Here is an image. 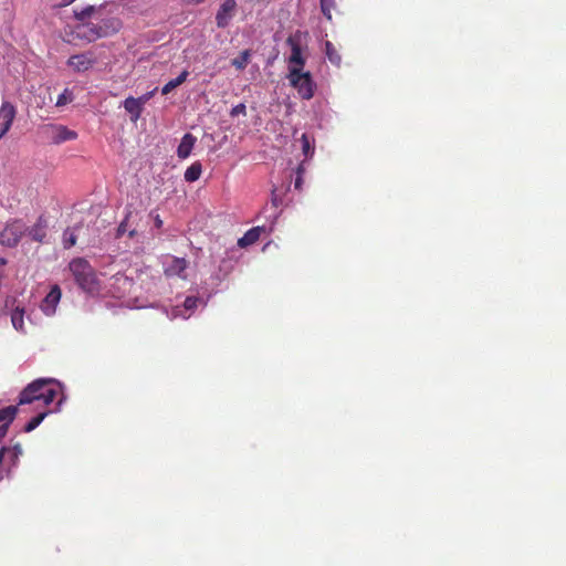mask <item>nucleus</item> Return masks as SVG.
<instances>
[{
	"label": "nucleus",
	"instance_id": "obj_2",
	"mask_svg": "<svg viewBox=\"0 0 566 566\" xmlns=\"http://www.w3.org/2000/svg\"><path fill=\"white\" fill-rule=\"evenodd\" d=\"M69 270L77 286L88 293L96 294L101 290V282L96 271L84 258H75L69 263Z\"/></svg>",
	"mask_w": 566,
	"mask_h": 566
},
{
	"label": "nucleus",
	"instance_id": "obj_32",
	"mask_svg": "<svg viewBox=\"0 0 566 566\" xmlns=\"http://www.w3.org/2000/svg\"><path fill=\"white\" fill-rule=\"evenodd\" d=\"M245 112H247V107L244 104L240 103L238 105H235L232 109H231V116H237L239 114H243L245 115Z\"/></svg>",
	"mask_w": 566,
	"mask_h": 566
},
{
	"label": "nucleus",
	"instance_id": "obj_26",
	"mask_svg": "<svg viewBox=\"0 0 566 566\" xmlns=\"http://www.w3.org/2000/svg\"><path fill=\"white\" fill-rule=\"evenodd\" d=\"M77 237L72 229H66L63 232L62 243L64 249H71L76 244Z\"/></svg>",
	"mask_w": 566,
	"mask_h": 566
},
{
	"label": "nucleus",
	"instance_id": "obj_20",
	"mask_svg": "<svg viewBox=\"0 0 566 566\" xmlns=\"http://www.w3.org/2000/svg\"><path fill=\"white\" fill-rule=\"evenodd\" d=\"M325 54L332 64L336 66L340 65L342 56L331 41L325 42Z\"/></svg>",
	"mask_w": 566,
	"mask_h": 566
},
{
	"label": "nucleus",
	"instance_id": "obj_16",
	"mask_svg": "<svg viewBox=\"0 0 566 566\" xmlns=\"http://www.w3.org/2000/svg\"><path fill=\"white\" fill-rule=\"evenodd\" d=\"M262 230L263 229L261 227L251 228L244 233L242 238L238 240V245L240 248H247L249 245H252L260 239Z\"/></svg>",
	"mask_w": 566,
	"mask_h": 566
},
{
	"label": "nucleus",
	"instance_id": "obj_18",
	"mask_svg": "<svg viewBox=\"0 0 566 566\" xmlns=\"http://www.w3.org/2000/svg\"><path fill=\"white\" fill-rule=\"evenodd\" d=\"M189 72L187 70L182 71L176 78L168 81L161 88L163 95H168L176 87L180 86L187 81Z\"/></svg>",
	"mask_w": 566,
	"mask_h": 566
},
{
	"label": "nucleus",
	"instance_id": "obj_40",
	"mask_svg": "<svg viewBox=\"0 0 566 566\" xmlns=\"http://www.w3.org/2000/svg\"><path fill=\"white\" fill-rule=\"evenodd\" d=\"M128 234H129V237H130V238H133V237L135 235V230H130V231L128 232Z\"/></svg>",
	"mask_w": 566,
	"mask_h": 566
},
{
	"label": "nucleus",
	"instance_id": "obj_12",
	"mask_svg": "<svg viewBox=\"0 0 566 566\" xmlns=\"http://www.w3.org/2000/svg\"><path fill=\"white\" fill-rule=\"evenodd\" d=\"M286 43L291 46V55L289 57V67H300L303 71L305 65V59L302 56V50L300 43L294 36H289Z\"/></svg>",
	"mask_w": 566,
	"mask_h": 566
},
{
	"label": "nucleus",
	"instance_id": "obj_33",
	"mask_svg": "<svg viewBox=\"0 0 566 566\" xmlns=\"http://www.w3.org/2000/svg\"><path fill=\"white\" fill-rule=\"evenodd\" d=\"M156 88L138 97L143 106L154 96Z\"/></svg>",
	"mask_w": 566,
	"mask_h": 566
},
{
	"label": "nucleus",
	"instance_id": "obj_35",
	"mask_svg": "<svg viewBox=\"0 0 566 566\" xmlns=\"http://www.w3.org/2000/svg\"><path fill=\"white\" fill-rule=\"evenodd\" d=\"M8 429H9L8 423H3L0 426V442L7 436Z\"/></svg>",
	"mask_w": 566,
	"mask_h": 566
},
{
	"label": "nucleus",
	"instance_id": "obj_1",
	"mask_svg": "<svg viewBox=\"0 0 566 566\" xmlns=\"http://www.w3.org/2000/svg\"><path fill=\"white\" fill-rule=\"evenodd\" d=\"M61 394V384L53 378H39L29 384L19 396V405H35L46 408Z\"/></svg>",
	"mask_w": 566,
	"mask_h": 566
},
{
	"label": "nucleus",
	"instance_id": "obj_9",
	"mask_svg": "<svg viewBox=\"0 0 566 566\" xmlns=\"http://www.w3.org/2000/svg\"><path fill=\"white\" fill-rule=\"evenodd\" d=\"M48 228V219L44 216H40L33 226L27 227L25 234H28L32 241L42 243L46 238Z\"/></svg>",
	"mask_w": 566,
	"mask_h": 566
},
{
	"label": "nucleus",
	"instance_id": "obj_24",
	"mask_svg": "<svg viewBox=\"0 0 566 566\" xmlns=\"http://www.w3.org/2000/svg\"><path fill=\"white\" fill-rule=\"evenodd\" d=\"M23 317H24V310L23 308L15 307L12 311V313H11V322H12L13 327L17 331H23V327H24Z\"/></svg>",
	"mask_w": 566,
	"mask_h": 566
},
{
	"label": "nucleus",
	"instance_id": "obj_5",
	"mask_svg": "<svg viewBox=\"0 0 566 566\" xmlns=\"http://www.w3.org/2000/svg\"><path fill=\"white\" fill-rule=\"evenodd\" d=\"M27 232V226L21 220L8 223L0 232V243L8 248H14Z\"/></svg>",
	"mask_w": 566,
	"mask_h": 566
},
{
	"label": "nucleus",
	"instance_id": "obj_29",
	"mask_svg": "<svg viewBox=\"0 0 566 566\" xmlns=\"http://www.w3.org/2000/svg\"><path fill=\"white\" fill-rule=\"evenodd\" d=\"M6 449H0V482L3 481L6 478H9L10 476V473L8 471V469L6 468V461H4V457H6Z\"/></svg>",
	"mask_w": 566,
	"mask_h": 566
},
{
	"label": "nucleus",
	"instance_id": "obj_14",
	"mask_svg": "<svg viewBox=\"0 0 566 566\" xmlns=\"http://www.w3.org/2000/svg\"><path fill=\"white\" fill-rule=\"evenodd\" d=\"M124 108L127 113L130 114V119L133 122H136L138 120V118L140 117L142 113H143V104L140 103V101L133 96H129L127 97L125 101H124Z\"/></svg>",
	"mask_w": 566,
	"mask_h": 566
},
{
	"label": "nucleus",
	"instance_id": "obj_19",
	"mask_svg": "<svg viewBox=\"0 0 566 566\" xmlns=\"http://www.w3.org/2000/svg\"><path fill=\"white\" fill-rule=\"evenodd\" d=\"M202 172V165L199 161L191 164L185 171V180L188 182L197 181Z\"/></svg>",
	"mask_w": 566,
	"mask_h": 566
},
{
	"label": "nucleus",
	"instance_id": "obj_23",
	"mask_svg": "<svg viewBox=\"0 0 566 566\" xmlns=\"http://www.w3.org/2000/svg\"><path fill=\"white\" fill-rule=\"evenodd\" d=\"M18 412V407L15 406H8L6 408L0 409V422L8 423V427L10 423L14 420L15 415Z\"/></svg>",
	"mask_w": 566,
	"mask_h": 566
},
{
	"label": "nucleus",
	"instance_id": "obj_22",
	"mask_svg": "<svg viewBox=\"0 0 566 566\" xmlns=\"http://www.w3.org/2000/svg\"><path fill=\"white\" fill-rule=\"evenodd\" d=\"M50 413V410L48 409H43V410H40L38 412V415L35 417H33L25 426H24V431L25 432H31L33 431L35 428H38L40 426V423L44 420V418Z\"/></svg>",
	"mask_w": 566,
	"mask_h": 566
},
{
	"label": "nucleus",
	"instance_id": "obj_37",
	"mask_svg": "<svg viewBox=\"0 0 566 566\" xmlns=\"http://www.w3.org/2000/svg\"><path fill=\"white\" fill-rule=\"evenodd\" d=\"M302 184H303V178H302V176H297V175H296L295 182H294V187H295V189L301 190V189H302Z\"/></svg>",
	"mask_w": 566,
	"mask_h": 566
},
{
	"label": "nucleus",
	"instance_id": "obj_3",
	"mask_svg": "<svg viewBox=\"0 0 566 566\" xmlns=\"http://www.w3.org/2000/svg\"><path fill=\"white\" fill-rule=\"evenodd\" d=\"M122 28L120 19L116 17L101 18L98 23L86 22L76 27V34L81 39L94 42L117 33Z\"/></svg>",
	"mask_w": 566,
	"mask_h": 566
},
{
	"label": "nucleus",
	"instance_id": "obj_27",
	"mask_svg": "<svg viewBox=\"0 0 566 566\" xmlns=\"http://www.w3.org/2000/svg\"><path fill=\"white\" fill-rule=\"evenodd\" d=\"M74 99V94L71 90L65 88L57 97L56 106L62 107L71 103Z\"/></svg>",
	"mask_w": 566,
	"mask_h": 566
},
{
	"label": "nucleus",
	"instance_id": "obj_25",
	"mask_svg": "<svg viewBox=\"0 0 566 566\" xmlns=\"http://www.w3.org/2000/svg\"><path fill=\"white\" fill-rule=\"evenodd\" d=\"M250 56H251V53H250V50H244L240 53V55L235 59H233L231 61V64L237 69V70H244L250 61Z\"/></svg>",
	"mask_w": 566,
	"mask_h": 566
},
{
	"label": "nucleus",
	"instance_id": "obj_11",
	"mask_svg": "<svg viewBox=\"0 0 566 566\" xmlns=\"http://www.w3.org/2000/svg\"><path fill=\"white\" fill-rule=\"evenodd\" d=\"M61 295H62V292H61V289L59 285H54L51 291L46 294V296L44 297V300L42 301V304H41V310L46 314V315H52L55 313V308H56V305L57 303L60 302L61 300Z\"/></svg>",
	"mask_w": 566,
	"mask_h": 566
},
{
	"label": "nucleus",
	"instance_id": "obj_4",
	"mask_svg": "<svg viewBox=\"0 0 566 566\" xmlns=\"http://www.w3.org/2000/svg\"><path fill=\"white\" fill-rule=\"evenodd\" d=\"M287 78L303 99L314 96L315 83L310 72H303L300 67H289Z\"/></svg>",
	"mask_w": 566,
	"mask_h": 566
},
{
	"label": "nucleus",
	"instance_id": "obj_13",
	"mask_svg": "<svg viewBox=\"0 0 566 566\" xmlns=\"http://www.w3.org/2000/svg\"><path fill=\"white\" fill-rule=\"evenodd\" d=\"M196 142H197V138L192 134H190V133L185 134L184 137L181 138V142H180L178 148H177V156L180 159L188 158L193 149Z\"/></svg>",
	"mask_w": 566,
	"mask_h": 566
},
{
	"label": "nucleus",
	"instance_id": "obj_30",
	"mask_svg": "<svg viewBox=\"0 0 566 566\" xmlns=\"http://www.w3.org/2000/svg\"><path fill=\"white\" fill-rule=\"evenodd\" d=\"M302 142V150L305 156L313 155L314 149L311 147L310 139L306 134H303L301 137Z\"/></svg>",
	"mask_w": 566,
	"mask_h": 566
},
{
	"label": "nucleus",
	"instance_id": "obj_34",
	"mask_svg": "<svg viewBox=\"0 0 566 566\" xmlns=\"http://www.w3.org/2000/svg\"><path fill=\"white\" fill-rule=\"evenodd\" d=\"M127 231V218L124 219L117 228V237H122Z\"/></svg>",
	"mask_w": 566,
	"mask_h": 566
},
{
	"label": "nucleus",
	"instance_id": "obj_31",
	"mask_svg": "<svg viewBox=\"0 0 566 566\" xmlns=\"http://www.w3.org/2000/svg\"><path fill=\"white\" fill-rule=\"evenodd\" d=\"M198 301L199 300L195 296H187L186 300L184 301L185 310H187V311L195 310L198 305Z\"/></svg>",
	"mask_w": 566,
	"mask_h": 566
},
{
	"label": "nucleus",
	"instance_id": "obj_17",
	"mask_svg": "<svg viewBox=\"0 0 566 566\" xmlns=\"http://www.w3.org/2000/svg\"><path fill=\"white\" fill-rule=\"evenodd\" d=\"M103 7H94L88 6L81 11H75L74 17L77 21H81L82 23H85L84 20L91 17L101 18L102 17Z\"/></svg>",
	"mask_w": 566,
	"mask_h": 566
},
{
	"label": "nucleus",
	"instance_id": "obj_36",
	"mask_svg": "<svg viewBox=\"0 0 566 566\" xmlns=\"http://www.w3.org/2000/svg\"><path fill=\"white\" fill-rule=\"evenodd\" d=\"M186 6H197L203 3L206 0H180Z\"/></svg>",
	"mask_w": 566,
	"mask_h": 566
},
{
	"label": "nucleus",
	"instance_id": "obj_38",
	"mask_svg": "<svg viewBox=\"0 0 566 566\" xmlns=\"http://www.w3.org/2000/svg\"><path fill=\"white\" fill-rule=\"evenodd\" d=\"M155 220V226L157 228H161L163 227V220L160 219L159 214H156V217L154 218Z\"/></svg>",
	"mask_w": 566,
	"mask_h": 566
},
{
	"label": "nucleus",
	"instance_id": "obj_21",
	"mask_svg": "<svg viewBox=\"0 0 566 566\" xmlns=\"http://www.w3.org/2000/svg\"><path fill=\"white\" fill-rule=\"evenodd\" d=\"M187 261L184 258H174L170 266L167 269L168 274L181 275L187 269Z\"/></svg>",
	"mask_w": 566,
	"mask_h": 566
},
{
	"label": "nucleus",
	"instance_id": "obj_6",
	"mask_svg": "<svg viewBox=\"0 0 566 566\" xmlns=\"http://www.w3.org/2000/svg\"><path fill=\"white\" fill-rule=\"evenodd\" d=\"M238 12L237 0H223L216 12V24L219 29H226L230 25Z\"/></svg>",
	"mask_w": 566,
	"mask_h": 566
},
{
	"label": "nucleus",
	"instance_id": "obj_39",
	"mask_svg": "<svg viewBox=\"0 0 566 566\" xmlns=\"http://www.w3.org/2000/svg\"><path fill=\"white\" fill-rule=\"evenodd\" d=\"M304 171H305V169H304V167H303V164H301V165L297 167V169H296V175H297V176H303Z\"/></svg>",
	"mask_w": 566,
	"mask_h": 566
},
{
	"label": "nucleus",
	"instance_id": "obj_8",
	"mask_svg": "<svg viewBox=\"0 0 566 566\" xmlns=\"http://www.w3.org/2000/svg\"><path fill=\"white\" fill-rule=\"evenodd\" d=\"M15 116V106L4 101L0 107V139L10 130Z\"/></svg>",
	"mask_w": 566,
	"mask_h": 566
},
{
	"label": "nucleus",
	"instance_id": "obj_7",
	"mask_svg": "<svg viewBox=\"0 0 566 566\" xmlns=\"http://www.w3.org/2000/svg\"><path fill=\"white\" fill-rule=\"evenodd\" d=\"M97 59L92 51H87L80 54H74L69 57L67 65L71 66L75 72H85L90 70Z\"/></svg>",
	"mask_w": 566,
	"mask_h": 566
},
{
	"label": "nucleus",
	"instance_id": "obj_15",
	"mask_svg": "<svg viewBox=\"0 0 566 566\" xmlns=\"http://www.w3.org/2000/svg\"><path fill=\"white\" fill-rule=\"evenodd\" d=\"M53 132L55 133L53 140L56 144L66 142V140H73L77 137L76 132L69 129L66 126L63 125H56L52 127Z\"/></svg>",
	"mask_w": 566,
	"mask_h": 566
},
{
	"label": "nucleus",
	"instance_id": "obj_28",
	"mask_svg": "<svg viewBox=\"0 0 566 566\" xmlns=\"http://www.w3.org/2000/svg\"><path fill=\"white\" fill-rule=\"evenodd\" d=\"M321 9L323 14L331 20L332 19V9L335 7V0H319Z\"/></svg>",
	"mask_w": 566,
	"mask_h": 566
},
{
	"label": "nucleus",
	"instance_id": "obj_10",
	"mask_svg": "<svg viewBox=\"0 0 566 566\" xmlns=\"http://www.w3.org/2000/svg\"><path fill=\"white\" fill-rule=\"evenodd\" d=\"M1 449H6V468L11 474L12 471L18 467L20 457L23 454V449L21 443L17 442L11 447H2Z\"/></svg>",
	"mask_w": 566,
	"mask_h": 566
}]
</instances>
